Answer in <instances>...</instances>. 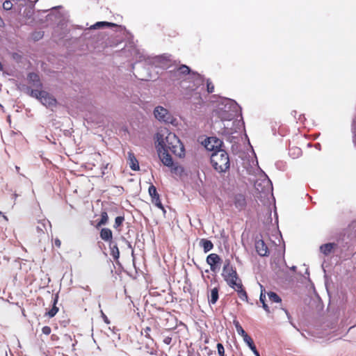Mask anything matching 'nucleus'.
<instances>
[{
	"instance_id": "nucleus-3",
	"label": "nucleus",
	"mask_w": 356,
	"mask_h": 356,
	"mask_svg": "<svg viewBox=\"0 0 356 356\" xmlns=\"http://www.w3.org/2000/svg\"><path fill=\"white\" fill-rule=\"evenodd\" d=\"M221 275L229 286H234V281L239 280L236 269L231 265V261L229 259L224 261Z\"/></svg>"
},
{
	"instance_id": "nucleus-29",
	"label": "nucleus",
	"mask_w": 356,
	"mask_h": 356,
	"mask_svg": "<svg viewBox=\"0 0 356 356\" xmlns=\"http://www.w3.org/2000/svg\"><path fill=\"white\" fill-rule=\"evenodd\" d=\"M244 342L246 343V345L252 350V352L255 356H261L259 351L257 349V347L253 341V339L250 337L246 338Z\"/></svg>"
},
{
	"instance_id": "nucleus-52",
	"label": "nucleus",
	"mask_w": 356,
	"mask_h": 356,
	"mask_svg": "<svg viewBox=\"0 0 356 356\" xmlns=\"http://www.w3.org/2000/svg\"><path fill=\"white\" fill-rule=\"evenodd\" d=\"M163 343L166 345H170L172 342V337H166L163 339Z\"/></svg>"
},
{
	"instance_id": "nucleus-6",
	"label": "nucleus",
	"mask_w": 356,
	"mask_h": 356,
	"mask_svg": "<svg viewBox=\"0 0 356 356\" xmlns=\"http://www.w3.org/2000/svg\"><path fill=\"white\" fill-rule=\"evenodd\" d=\"M192 72V69L185 65L182 64L178 67L170 70L166 72V77L172 81H179L181 79V76L189 74Z\"/></svg>"
},
{
	"instance_id": "nucleus-19",
	"label": "nucleus",
	"mask_w": 356,
	"mask_h": 356,
	"mask_svg": "<svg viewBox=\"0 0 356 356\" xmlns=\"http://www.w3.org/2000/svg\"><path fill=\"white\" fill-rule=\"evenodd\" d=\"M337 248V244H335V242H329L321 245L319 247V250L320 252L325 256H328L332 252H333Z\"/></svg>"
},
{
	"instance_id": "nucleus-45",
	"label": "nucleus",
	"mask_w": 356,
	"mask_h": 356,
	"mask_svg": "<svg viewBox=\"0 0 356 356\" xmlns=\"http://www.w3.org/2000/svg\"><path fill=\"white\" fill-rule=\"evenodd\" d=\"M11 58L17 63L21 62L22 56L17 52H13L11 54Z\"/></svg>"
},
{
	"instance_id": "nucleus-25",
	"label": "nucleus",
	"mask_w": 356,
	"mask_h": 356,
	"mask_svg": "<svg viewBox=\"0 0 356 356\" xmlns=\"http://www.w3.org/2000/svg\"><path fill=\"white\" fill-rule=\"evenodd\" d=\"M219 298V287L216 286L211 290L210 295L208 296L209 305H215Z\"/></svg>"
},
{
	"instance_id": "nucleus-60",
	"label": "nucleus",
	"mask_w": 356,
	"mask_h": 356,
	"mask_svg": "<svg viewBox=\"0 0 356 356\" xmlns=\"http://www.w3.org/2000/svg\"><path fill=\"white\" fill-rule=\"evenodd\" d=\"M61 7H62L61 6H58L52 7V8H51V13H50L49 15H51V13H52L53 12H56L57 9L60 8Z\"/></svg>"
},
{
	"instance_id": "nucleus-22",
	"label": "nucleus",
	"mask_w": 356,
	"mask_h": 356,
	"mask_svg": "<svg viewBox=\"0 0 356 356\" xmlns=\"http://www.w3.org/2000/svg\"><path fill=\"white\" fill-rule=\"evenodd\" d=\"M99 236L102 240L108 243L114 241L113 239V232L111 229L103 227L99 232Z\"/></svg>"
},
{
	"instance_id": "nucleus-12",
	"label": "nucleus",
	"mask_w": 356,
	"mask_h": 356,
	"mask_svg": "<svg viewBox=\"0 0 356 356\" xmlns=\"http://www.w3.org/2000/svg\"><path fill=\"white\" fill-rule=\"evenodd\" d=\"M207 264L210 266V269L212 272L216 273L219 270L220 265L222 263V259L220 255L216 253H211L207 255L206 258Z\"/></svg>"
},
{
	"instance_id": "nucleus-38",
	"label": "nucleus",
	"mask_w": 356,
	"mask_h": 356,
	"mask_svg": "<svg viewBox=\"0 0 356 356\" xmlns=\"http://www.w3.org/2000/svg\"><path fill=\"white\" fill-rule=\"evenodd\" d=\"M205 81H206L207 91L209 94H211L214 91V85L210 79H207L205 80Z\"/></svg>"
},
{
	"instance_id": "nucleus-10",
	"label": "nucleus",
	"mask_w": 356,
	"mask_h": 356,
	"mask_svg": "<svg viewBox=\"0 0 356 356\" xmlns=\"http://www.w3.org/2000/svg\"><path fill=\"white\" fill-rule=\"evenodd\" d=\"M113 27H118L120 29H124L126 32H127L128 35H129V39L131 38L133 40L134 35L126 29L125 26H124L122 25H118L113 22H106V21L97 22L94 24L91 25L90 26V29H92V31H94V30H97V29H103L113 28Z\"/></svg>"
},
{
	"instance_id": "nucleus-59",
	"label": "nucleus",
	"mask_w": 356,
	"mask_h": 356,
	"mask_svg": "<svg viewBox=\"0 0 356 356\" xmlns=\"http://www.w3.org/2000/svg\"><path fill=\"white\" fill-rule=\"evenodd\" d=\"M298 120L301 122H304L306 120L305 114H300L299 115Z\"/></svg>"
},
{
	"instance_id": "nucleus-32",
	"label": "nucleus",
	"mask_w": 356,
	"mask_h": 356,
	"mask_svg": "<svg viewBox=\"0 0 356 356\" xmlns=\"http://www.w3.org/2000/svg\"><path fill=\"white\" fill-rule=\"evenodd\" d=\"M171 55L168 54H163L154 57V60L157 63H164L170 60Z\"/></svg>"
},
{
	"instance_id": "nucleus-44",
	"label": "nucleus",
	"mask_w": 356,
	"mask_h": 356,
	"mask_svg": "<svg viewBox=\"0 0 356 356\" xmlns=\"http://www.w3.org/2000/svg\"><path fill=\"white\" fill-rule=\"evenodd\" d=\"M24 16L28 19H31L34 15V10L26 8L24 11Z\"/></svg>"
},
{
	"instance_id": "nucleus-27",
	"label": "nucleus",
	"mask_w": 356,
	"mask_h": 356,
	"mask_svg": "<svg viewBox=\"0 0 356 356\" xmlns=\"http://www.w3.org/2000/svg\"><path fill=\"white\" fill-rule=\"evenodd\" d=\"M108 213L106 211H105L103 207H102V211H101V214H100L101 218L97 223V225H96L97 228L108 224Z\"/></svg>"
},
{
	"instance_id": "nucleus-11",
	"label": "nucleus",
	"mask_w": 356,
	"mask_h": 356,
	"mask_svg": "<svg viewBox=\"0 0 356 356\" xmlns=\"http://www.w3.org/2000/svg\"><path fill=\"white\" fill-rule=\"evenodd\" d=\"M355 238V234H348L340 235L337 238L335 244H337V248L341 249V251L348 250L353 245V240Z\"/></svg>"
},
{
	"instance_id": "nucleus-53",
	"label": "nucleus",
	"mask_w": 356,
	"mask_h": 356,
	"mask_svg": "<svg viewBox=\"0 0 356 356\" xmlns=\"http://www.w3.org/2000/svg\"><path fill=\"white\" fill-rule=\"evenodd\" d=\"M262 307L266 311V313L269 314L270 312V308H269L268 305L266 304V302H264L262 303Z\"/></svg>"
},
{
	"instance_id": "nucleus-23",
	"label": "nucleus",
	"mask_w": 356,
	"mask_h": 356,
	"mask_svg": "<svg viewBox=\"0 0 356 356\" xmlns=\"http://www.w3.org/2000/svg\"><path fill=\"white\" fill-rule=\"evenodd\" d=\"M234 204L235 207L239 210L245 209L247 204L245 195L241 193L236 194L234 196Z\"/></svg>"
},
{
	"instance_id": "nucleus-39",
	"label": "nucleus",
	"mask_w": 356,
	"mask_h": 356,
	"mask_svg": "<svg viewBox=\"0 0 356 356\" xmlns=\"http://www.w3.org/2000/svg\"><path fill=\"white\" fill-rule=\"evenodd\" d=\"M13 4L10 0H6L3 3V8L6 11L11 10L13 8Z\"/></svg>"
},
{
	"instance_id": "nucleus-24",
	"label": "nucleus",
	"mask_w": 356,
	"mask_h": 356,
	"mask_svg": "<svg viewBox=\"0 0 356 356\" xmlns=\"http://www.w3.org/2000/svg\"><path fill=\"white\" fill-rule=\"evenodd\" d=\"M108 245L110 248V254L112 256L115 264H118L120 253L118 244L115 241H113L108 243Z\"/></svg>"
},
{
	"instance_id": "nucleus-58",
	"label": "nucleus",
	"mask_w": 356,
	"mask_h": 356,
	"mask_svg": "<svg viewBox=\"0 0 356 356\" xmlns=\"http://www.w3.org/2000/svg\"><path fill=\"white\" fill-rule=\"evenodd\" d=\"M233 324L234 325L236 330H237V328H240V327H242L240 323L236 319L233 321Z\"/></svg>"
},
{
	"instance_id": "nucleus-34",
	"label": "nucleus",
	"mask_w": 356,
	"mask_h": 356,
	"mask_svg": "<svg viewBox=\"0 0 356 356\" xmlns=\"http://www.w3.org/2000/svg\"><path fill=\"white\" fill-rule=\"evenodd\" d=\"M124 221V216H118L115 218V223L113 225V228L115 229H118L120 227H121Z\"/></svg>"
},
{
	"instance_id": "nucleus-36",
	"label": "nucleus",
	"mask_w": 356,
	"mask_h": 356,
	"mask_svg": "<svg viewBox=\"0 0 356 356\" xmlns=\"http://www.w3.org/2000/svg\"><path fill=\"white\" fill-rule=\"evenodd\" d=\"M351 130L353 133V142L354 145L356 146V116L353 120Z\"/></svg>"
},
{
	"instance_id": "nucleus-15",
	"label": "nucleus",
	"mask_w": 356,
	"mask_h": 356,
	"mask_svg": "<svg viewBox=\"0 0 356 356\" xmlns=\"http://www.w3.org/2000/svg\"><path fill=\"white\" fill-rule=\"evenodd\" d=\"M229 287L234 289L237 292L238 297L241 300L248 302V293L243 287L242 281L240 277L239 280H237V281H234V286Z\"/></svg>"
},
{
	"instance_id": "nucleus-8",
	"label": "nucleus",
	"mask_w": 356,
	"mask_h": 356,
	"mask_svg": "<svg viewBox=\"0 0 356 356\" xmlns=\"http://www.w3.org/2000/svg\"><path fill=\"white\" fill-rule=\"evenodd\" d=\"M240 118L239 120L236 119L234 120L232 123V126L231 127H229V125L224 124L223 129L222 131V134L223 135H231L234 133H238L241 130L245 131V122L243 118V114L241 115H238L236 117Z\"/></svg>"
},
{
	"instance_id": "nucleus-62",
	"label": "nucleus",
	"mask_w": 356,
	"mask_h": 356,
	"mask_svg": "<svg viewBox=\"0 0 356 356\" xmlns=\"http://www.w3.org/2000/svg\"><path fill=\"white\" fill-rule=\"evenodd\" d=\"M291 115L296 119V115H297V111L296 110L292 111L291 112Z\"/></svg>"
},
{
	"instance_id": "nucleus-57",
	"label": "nucleus",
	"mask_w": 356,
	"mask_h": 356,
	"mask_svg": "<svg viewBox=\"0 0 356 356\" xmlns=\"http://www.w3.org/2000/svg\"><path fill=\"white\" fill-rule=\"evenodd\" d=\"M233 324L234 325L236 330H237V328H240V327H242L240 323L236 319L233 321Z\"/></svg>"
},
{
	"instance_id": "nucleus-43",
	"label": "nucleus",
	"mask_w": 356,
	"mask_h": 356,
	"mask_svg": "<svg viewBox=\"0 0 356 356\" xmlns=\"http://www.w3.org/2000/svg\"><path fill=\"white\" fill-rule=\"evenodd\" d=\"M43 35H44L43 32H41V31L34 32L32 35V38L34 41H38L42 38Z\"/></svg>"
},
{
	"instance_id": "nucleus-2",
	"label": "nucleus",
	"mask_w": 356,
	"mask_h": 356,
	"mask_svg": "<svg viewBox=\"0 0 356 356\" xmlns=\"http://www.w3.org/2000/svg\"><path fill=\"white\" fill-rule=\"evenodd\" d=\"M210 161L213 168L219 173H225L230 168L229 156L225 149L219 153H211Z\"/></svg>"
},
{
	"instance_id": "nucleus-46",
	"label": "nucleus",
	"mask_w": 356,
	"mask_h": 356,
	"mask_svg": "<svg viewBox=\"0 0 356 356\" xmlns=\"http://www.w3.org/2000/svg\"><path fill=\"white\" fill-rule=\"evenodd\" d=\"M100 314H101V317L103 319L104 322L107 325L110 324L111 321L109 320V318L107 317V316L104 313V312L102 309H100Z\"/></svg>"
},
{
	"instance_id": "nucleus-51",
	"label": "nucleus",
	"mask_w": 356,
	"mask_h": 356,
	"mask_svg": "<svg viewBox=\"0 0 356 356\" xmlns=\"http://www.w3.org/2000/svg\"><path fill=\"white\" fill-rule=\"evenodd\" d=\"M52 305H57L58 302V294L56 293L55 294L54 296H53V298H52Z\"/></svg>"
},
{
	"instance_id": "nucleus-28",
	"label": "nucleus",
	"mask_w": 356,
	"mask_h": 356,
	"mask_svg": "<svg viewBox=\"0 0 356 356\" xmlns=\"http://www.w3.org/2000/svg\"><path fill=\"white\" fill-rule=\"evenodd\" d=\"M102 207L109 213H115L118 212V208L113 202L102 203Z\"/></svg>"
},
{
	"instance_id": "nucleus-48",
	"label": "nucleus",
	"mask_w": 356,
	"mask_h": 356,
	"mask_svg": "<svg viewBox=\"0 0 356 356\" xmlns=\"http://www.w3.org/2000/svg\"><path fill=\"white\" fill-rule=\"evenodd\" d=\"M301 153H302L301 149L298 147H296L293 149H291L289 154H296L298 156L300 154H301Z\"/></svg>"
},
{
	"instance_id": "nucleus-42",
	"label": "nucleus",
	"mask_w": 356,
	"mask_h": 356,
	"mask_svg": "<svg viewBox=\"0 0 356 356\" xmlns=\"http://www.w3.org/2000/svg\"><path fill=\"white\" fill-rule=\"evenodd\" d=\"M218 354L219 356H225V348L223 345L221 343H218L216 345Z\"/></svg>"
},
{
	"instance_id": "nucleus-64",
	"label": "nucleus",
	"mask_w": 356,
	"mask_h": 356,
	"mask_svg": "<svg viewBox=\"0 0 356 356\" xmlns=\"http://www.w3.org/2000/svg\"><path fill=\"white\" fill-rule=\"evenodd\" d=\"M296 269H297V267L296 266H292L291 267H290V270L293 272H296Z\"/></svg>"
},
{
	"instance_id": "nucleus-41",
	"label": "nucleus",
	"mask_w": 356,
	"mask_h": 356,
	"mask_svg": "<svg viewBox=\"0 0 356 356\" xmlns=\"http://www.w3.org/2000/svg\"><path fill=\"white\" fill-rule=\"evenodd\" d=\"M236 332L240 336L243 337V341H245L246 338L250 337V336L246 333V332L242 327H240V328H237Z\"/></svg>"
},
{
	"instance_id": "nucleus-18",
	"label": "nucleus",
	"mask_w": 356,
	"mask_h": 356,
	"mask_svg": "<svg viewBox=\"0 0 356 356\" xmlns=\"http://www.w3.org/2000/svg\"><path fill=\"white\" fill-rule=\"evenodd\" d=\"M188 75L189 79L191 80V81L193 82L194 84L195 88H193V90H195L200 86H202L206 80L203 75L200 74L196 71H193V70L192 72Z\"/></svg>"
},
{
	"instance_id": "nucleus-14",
	"label": "nucleus",
	"mask_w": 356,
	"mask_h": 356,
	"mask_svg": "<svg viewBox=\"0 0 356 356\" xmlns=\"http://www.w3.org/2000/svg\"><path fill=\"white\" fill-rule=\"evenodd\" d=\"M42 96L40 100V102L47 108L55 107L58 104V101L51 94L47 91H43Z\"/></svg>"
},
{
	"instance_id": "nucleus-47",
	"label": "nucleus",
	"mask_w": 356,
	"mask_h": 356,
	"mask_svg": "<svg viewBox=\"0 0 356 356\" xmlns=\"http://www.w3.org/2000/svg\"><path fill=\"white\" fill-rule=\"evenodd\" d=\"M42 332L44 334L49 335L51 332V329L49 326L45 325L42 328Z\"/></svg>"
},
{
	"instance_id": "nucleus-5",
	"label": "nucleus",
	"mask_w": 356,
	"mask_h": 356,
	"mask_svg": "<svg viewBox=\"0 0 356 356\" xmlns=\"http://www.w3.org/2000/svg\"><path fill=\"white\" fill-rule=\"evenodd\" d=\"M205 149L211 153H219L220 151L225 149V145L222 140L217 136L207 137L202 143Z\"/></svg>"
},
{
	"instance_id": "nucleus-21",
	"label": "nucleus",
	"mask_w": 356,
	"mask_h": 356,
	"mask_svg": "<svg viewBox=\"0 0 356 356\" xmlns=\"http://www.w3.org/2000/svg\"><path fill=\"white\" fill-rule=\"evenodd\" d=\"M128 165L129 168L134 171L140 170V165L138 159L135 154L131 151L128 152Z\"/></svg>"
},
{
	"instance_id": "nucleus-26",
	"label": "nucleus",
	"mask_w": 356,
	"mask_h": 356,
	"mask_svg": "<svg viewBox=\"0 0 356 356\" xmlns=\"http://www.w3.org/2000/svg\"><path fill=\"white\" fill-rule=\"evenodd\" d=\"M200 245L203 248L204 253H207L213 248V243L207 238H202L200 241Z\"/></svg>"
},
{
	"instance_id": "nucleus-50",
	"label": "nucleus",
	"mask_w": 356,
	"mask_h": 356,
	"mask_svg": "<svg viewBox=\"0 0 356 356\" xmlns=\"http://www.w3.org/2000/svg\"><path fill=\"white\" fill-rule=\"evenodd\" d=\"M231 135H226L227 136V140L230 143H236V140H237V137Z\"/></svg>"
},
{
	"instance_id": "nucleus-31",
	"label": "nucleus",
	"mask_w": 356,
	"mask_h": 356,
	"mask_svg": "<svg viewBox=\"0 0 356 356\" xmlns=\"http://www.w3.org/2000/svg\"><path fill=\"white\" fill-rule=\"evenodd\" d=\"M267 296H268L269 300L271 302H275V303H281L282 302L281 297L277 293H275L273 291H268Z\"/></svg>"
},
{
	"instance_id": "nucleus-55",
	"label": "nucleus",
	"mask_w": 356,
	"mask_h": 356,
	"mask_svg": "<svg viewBox=\"0 0 356 356\" xmlns=\"http://www.w3.org/2000/svg\"><path fill=\"white\" fill-rule=\"evenodd\" d=\"M115 187L118 189V193L119 194H122L124 191V189L122 186H115Z\"/></svg>"
},
{
	"instance_id": "nucleus-30",
	"label": "nucleus",
	"mask_w": 356,
	"mask_h": 356,
	"mask_svg": "<svg viewBox=\"0 0 356 356\" xmlns=\"http://www.w3.org/2000/svg\"><path fill=\"white\" fill-rule=\"evenodd\" d=\"M76 29L79 30H83V32L81 35V38L83 40H89L92 38L90 31H92V29H90V27L84 29L83 26L81 25H76Z\"/></svg>"
},
{
	"instance_id": "nucleus-49",
	"label": "nucleus",
	"mask_w": 356,
	"mask_h": 356,
	"mask_svg": "<svg viewBox=\"0 0 356 356\" xmlns=\"http://www.w3.org/2000/svg\"><path fill=\"white\" fill-rule=\"evenodd\" d=\"M120 239H121L123 242H124V243H125V244H127V247H128L129 248H130V249L133 250V247H132L131 243L129 241H127V238H126L124 236H120ZM132 252H134V250H132Z\"/></svg>"
},
{
	"instance_id": "nucleus-63",
	"label": "nucleus",
	"mask_w": 356,
	"mask_h": 356,
	"mask_svg": "<svg viewBox=\"0 0 356 356\" xmlns=\"http://www.w3.org/2000/svg\"><path fill=\"white\" fill-rule=\"evenodd\" d=\"M314 147H315L316 149H317L318 150H321V145L320 143H316L314 145Z\"/></svg>"
},
{
	"instance_id": "nucleus-4",
	"label": "nucleus",
	"mask_w": 356,
	"mask_h": 356,
	"mask_svg": "<svg viewBox=\"0 0 356 356\" xmlns=\"http://www.w3.org/2000/svg\"><path fill=\"white\" fill-rule=\"evenodd\" d=\"M158 156L162 163L170 168V171L172 173L177 174L180 170V173L184 172V168L179 165L177 163L175 162L172 156L170 154L168 149H164L163 152H161L160 154H158Z\"/></svg>"
},
{
	"instance_id": "nucleus-20",
	"label": "nucleus",
	"mask_w": 356,
	"mask_h": 356,
	"mask_svg": "<svg viewBox=\"0 0 356 356\" xmlns=\"http://www.w3.org/2000/svg\"><path fill=\"white\" fill-rule=\"evenodd\" d=\"M27 81L33 86L39 88H42V83L40 81V76L36 72H29L27 74Z\"/></svg>"
},
{
	"instance_id": "nucleus-54",
	"label": "nucleus",
	"mask_w": 356,
	"mask_h": 356,
	"mask_svg": "<svg viewBox=\"0 0 356 356\" xmlns=\"http://www.w3.org/2000/svg\"><path fill=\"white\" fill-rule=\"evenodd\" d=\"M139 58L140 59V60H144L146 63H148V64L151 63V61L149 59H146V57L145 55H143V54L140 55Z\"/></svg>"
},
{
	"instance_id": "nucleus-9",
	"label": "nucleus",
	"mask_w": 356,
	"mask_h": 356,
	"mask_svg": "<svg viewBox=\"0 0 356 356\" xmlns=\"http://www.w3.org/2000/svg\"><path fill=\"white\" fill-rule=\"evenodd\" d=\"M148 193L151 197L152 203L158 209H161L163 214H165L166 210L161 202L160 195L158 193L156 186L152 184H151L148 188Z\"/></svg>"
},
{
	"instance_id": "nucleus-17",
	"label": "nucleus",
	"mask_w": 356,
	"mask_h": 356,
	"mask_svg": "<svg viewBox=\"0 0 356 356\" xmlns=\"http://www.w3.org/2000/svg\"><path fill=\"white\" fill-rule=\"evenodd\" d=\"M177 143L179 144V145L169 143L168 147V151L170 150L175 156L180 159H182L185 156V147L183 143H181L178 138Z\"/></svg>"
},
{
	"instance_id": "nucleus-33",
	"label": "nucleus",
	"mask_w": 356,
	"mask_h": 356,
	"mask_svg": "<svg viewBox=\"0 0 356 356\" xmlns=\"http://www.w3.org/2000/svg\"><path fill=\"white\" fill-rule=\"evenodd\" d=\"M43 91L44 90H36V89L34 90V89L31 88L29 95L30 97H34L40 101L41 99V97L42 96V94H44Z\"/></svg>"
},
{
	"instance_id": "nucleus-37",
	"label": "nucleus",
	"mask_w": 356,
	"mask_h": 356,
	"mask_svg": "<svg viewBox=\"0 0 356 356\" xmlns=\"http://www.w3.org/2000/svg\"><path fill=\"white\" fill-rule=\"evenodd\" d=\"M17 88L22 92H24L26 95H29L30 90H31V88L29 86H27L25 83H20L17 85Z\"/></svg>"
},
{
	"instance_id": "nucleus-1",
	"label": "nucleus",
	"mask_w": 356,
	"mask_h": 356,
	"mask_svg": "<svg viewBox=\"0 0 356 356\" xmlns=\"http://www.w3.org/2000/svg\"><path fill=\"white\" fill-rule=\"evenodd\" d=\"M213 112L221 121L230 122L242 115V108L234 99L223 97L217 104Z\"/></svg>"
},
{
	"instance_id": "nucleus-16",
	"label": "nucleus",
	"mask_w": 356,
	"mask_h": 356,
	"mask_svg": "<svg viewBox=\"0 0 356 356\" xmlns=\"http://www.w3.org/2000/svg\"><path fill=\"white\" fill-rule=\"evenodd\" d=\"M257 253L261 257H268L270 254L269 249L263 239L255 241L254 244Z\"/></svg>"
},
{
	"instance_id": "nucleus-7",
	"label": "nucleus",
	"mask_w": 356,
	"mask_h": 356,
	"mask_svg": "<svg viewBox=\"0 0 356 356\" xmlns=\"http://www.w3.org/2000/svg\"><path fill=\"white\" fill-rule=\"evenodd\" d=\"M153 113L154 118L160 122L175 124L177 120L166 108L161 106H156Z\"/></svg>"
},
{
	"instance_id": "nucleus-56",
	"label": "nucleus",
	"mask_w": 356,
	"mask_h": 356,
	"mask_svg": "<svg viewBox=\"0 0 356 356\" xmlns=\"http://www.w3.org/2000/svg\"><path fill=\"white\" fill-rule=\"evenodd\" d=\"M54 245L55 246H56L57 248H60V245H61V241L59 238H56L54 241Z\"/></svg>"
},
{
	"instance_id": "nucleus-13",
	"label": "nucleus",
	"mask_w": 356,
	"mask_h": 356,
	"mask_svg": "<svg viewBox=\"0 0 356 356\" xmlns=\"http://www.w3.org/2000/svg\"><path fill=\"white\" fill-rule=\"evenodd\" d=\"M166 143L168 144V138H164L163 134L160 133H156L155 134V141L154 145L157 152V154H160L161 152H163L164 149H168V145H166Z\"/></svg>"
},
{
	"instance_id": "nucleus-61",
	"label": "nucleus",
	"mask_w": 356,
	"mask_h": 356,
	"mask_svg": "<svg viewBox=\"0 0 356 356\" xmlns=\"http://www.w3.org/2000/svg\"><path fill=\"white\" fill-rule=\"evenodd\" d=\"M144 330H145V332L146 333L145 337H149V332L151 330V328L149 327H146Z\"/></svg>"
},
{
	"instance_id": "nucleus-35",
	"label": "nucleus",
	"mask_w": 356,
	"mask_h": 356,
	"mask_svg": "<svg viewBox=\"0 0 356 356\" xmlns=\"http://www.w3.org/2000/svg\"><path fill=\"white\" fill-rule=\"evenodd\" d=\"M59 309L56 305H52V307L45 313V316L49 318H53L58 313Z\"/></svg>"
},
{
	"instance_id": "nucleus-40",
	"label": "nucleus",
	"mask_w": 356,
	"mask_h": 356,
	"mask_svg": "<svg viewBox=\"0 0 356 356\" xmlns=\"http://www.w3.org/2000/svg\"><path fill=\"white\" fill-rule=\"evenodd\" d=\"M260 287H261V293H260V296H259V301L262 304L264 302H266V291H265L264 287L262 285H260Z\"/></svg>"
}]
</instances>
